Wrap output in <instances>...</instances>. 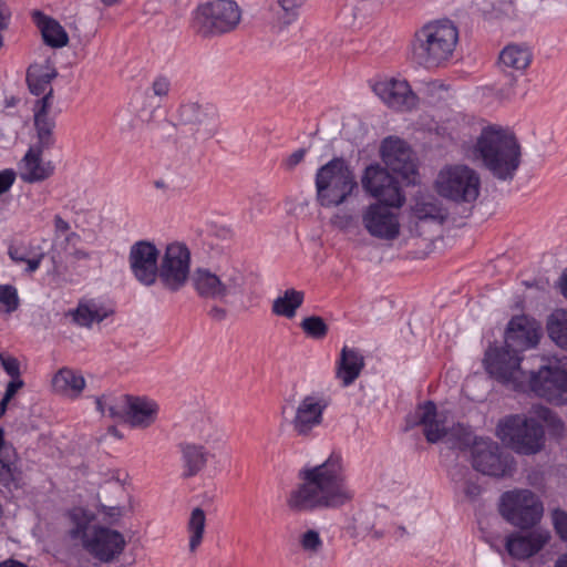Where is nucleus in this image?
I'll list each match as a JSON object with an SVG mask.
<instances>
[{"label":"nucleus","mask_w":567,"mask_h":567,"mask_svg":"<svg viewBox=\"0 0 567 567\" xmlns=\"http://www.w3.org/2000/svg\"><path fill=\"white\" fill-rule=\"evenodd\" d=\"M300 483L290 491L287 506L293 513L337 508L353 498L340 455L331 454L322 464L306 466L298 473Z\"/></svg>","instance_id":"nucleus-1"},{"label":"nucleus","mask_w":567,"mask_h":567,"mask_svg":"<svg viewBox=\"0 0 567 567\" xmlns=\"http://www.w3.org/2000/svg\"><path fill=\"white\" fill-rule=\"evenodd\" d=\"M472 154L499 182L511 183L522 163V147L515 134L496 125L482 130Z\"/></svg>","instance_id":"nucleus-2"},{"label":"nucleus","mask_w":567,"mask_h":567,"mask_svg":"<svg viewBox=\"0 0 567 567\" xmlns=\"http://www.w3.org/2000/svg\"><path fill=\"white\" fill-rule=\"evenodd\" d=\"M533 413L535 417L518 414L506 416L498 422L496 429V434L503 442L524 455L536 454L544 447L545 433L543 425L537 420L543 421L555 431L563 429L560 419L548 408L535 405Z\"/></svg>","instance_id":"nucleus-3"},{"label":"nucleus","mask_w":567,"mask_h":567,"mask_svg":"<svg viewBox=\"0 0 567 567\" xmlns=\"http://www.w3.org/2000/svg\"><path fill=\"white\" fill-rule=\"evenodd\" d=\"M192 286L197 296L204 300L231 305L244 297L246 277L240 269L231 265L216 268L196 267L190 277Z\"/></svg>","instance_id":"nucleus-4"},{"label":"nucleus","mask_w":567,"mask_h":567,"mask_svg":"<svg viewBox=\"0 0 567 567\" xmlns=\"http://www.w3.org/2000/svg\"><path fill=\"white\" fill-rule=\"evenodd\" d=\"M457 41L458 31L451 21L430 22L414 35L413 58L426 68L440 66L452 56Z\"/></svg>","instance_id":"nucleus-5"},{"label":"nucleus","mask_w":567,"mask_h":567,"mask_svg":"<svg viewBox=\"0 0 567 567\" xmlns=\"http://www.w3.org/2000/svg\"><path fill=\"white\" fill-rule=\"evenodd\" d=\"M357 189L355 175L343 158L334 157L317 171L316 198L324 208L344 204Z\"/></svg>","instance_id":"nucleus-6"},{"label":"nucleus","mask_w":567,"mask_h":567,"mask_svg":"<svg viewBox=\"0 0 567 567\" xmlns=\"http://www.w3.org/2000/svg\"><path fill=\"white\" fill-rule=\"evenodd\" d=\"M412 425H422L425 439L430 443L445 442L452 449L466 450L477 441L470 427L463 424L446 425L445 417L436 410L432 401H427L415 411Z\"/></svg>","instance_id":"nucleus-7"},{"label":"nucleus","mask_w":567,"mask_h":567,"mask_svg":"<svg viewBox=\"0 0 567 567\" xmlns=\"http://www.w3.org/2000/svg\"><path fill=\"white\" fill-rule=\"evenodd\" d=\"M436 193L456 204H470L477 199L481 189L478 173L463 164L446 165L437 174Z\"/></svg>","instance_id":"nucleus-8"},{"label":"nucleus","mask_w":567,"mask_h":567,"mask_svg":"<svg viewBox=\"0 0 567 567\" xmlns=\"http://www.w3.org/2000/svg\"><path fill=\"white\" fill-rule=\"evenodd\" d=\"M498 511L511 525L520 529H529L540 522L544 515V505L533 491L514 488L502 494Z\"/></svg>","instance_id":"nucleus-9"},{"label":"nucleus","mask_w":567,"mask_h":567,"mask_svg":"<svg viewBox=\"0 0 567 567\" xmlns=\"http://www.w3.org/2000/svg\"><path fill=\"white\" fill-rule=\"evenodd\" d=\"M241 11L233 0H216L199 6L194 17V29L204 38L233 31L240 22Z\"/></svg>","instance_id":"nucleus-10"},{"label":"nucleus","mask_w":567,"mask_h":567,"mask_svg":"<svg viewBox=\"0 0 567 567\" xmlns=\"http://www.w3.org/2000/svg\"><path fill=\"white\" fill-rule=\"evenodd\" d=\"M190 250L182 241L165 246L159 256L157 281L162 288L175 293L182 290L190 279Z\"/></svg>","instance_id":"nucleus-11"},{"label":"nucleus","mask_w":567,"mask_h":567,"mask_svg":"<svg viewBox=\"0 0 567 567\" xmlns=\"http://www.w3.org/2000/svg\"><path fill=\"white\" fill-rule=\"evenodd\" d=\"M522 358L506 348H489L484 358L486 371L514 391H526L528 374L520 368Z\"/></svg>","instance_id":"nucleus-12"},{"label":"nucleus","mask_w":567,"mask_h":567,"mask_svg":"<svg viewBox=\"0 0 567 567\" xmlns=\"http://www.w3.org/2000/svg\"><path fill=\"white\" fill-rule=\"evenodd\" d=\"M549 403L563 405L567 403V364L542 367L537 372H530L526 390Z\"/></svg>","instance_id":"nucleus-13"},{"label":"nucleus","mask_w":567,"mask_h":567,"mask_svg":"<svg viewBox=\"0 0 567 567\" xmlns=\"http://www.w3.org/2000/svg\"><path fill=\"white\" fill-rule=\"evenodd\" d=\"M472 465L484 475L493 477L511 476L515 462L511 454L489 439H478L472 449Z\"/></svg>","instance_id":"nucleus-14"},{"label":"nucleus","mask_w":567,"mask_h":567,"mask_svg":"<svg viewBox=\"0 0 567 567\" xmlns=\"http://www.w3.org/2000/svg\"><path fill=\"white\" fill-rule=\"evenodd\" d=\"M74 534H81L83 547L95 558L105 563L121 555L125 547L123 535L107 527L86 526L83 529L78 527Z\"/></svg>","instance_id":"nucleus-15"},{"label":"nucleus","mask_w":567,"mask_h":567,"mask_svg":"<svg viewBox=\"0 0 567 567\" xmlns=\"http://www.w3.org/2000/svg\"><path fill=\"white\" fill-rule=\"evenodd\" d=\"M362 188L370 196L379 199L380 203L401 207L404 203L398 179L380 164L369 165L361 177Z\"/></svg>","instance_id":"nucleus-16"},{"label":"nucleus","mask_w":567,"mask_h":567,"mask_svg":"<svg viewBox=\"0 0 567 567\" xmlns=\"http://www.w3.org/2000/svg\"><path fill=\"white\" fill-rule=\"evenodd\" d=\"M391 207L379 202L369 204L362 209L361 224L371 237L388 241L399 237L401 229L399 216Z\"/></svg>","instance_id":"nucleus-17"},{"label":"nucleus","mask_w":567,"mask_h":567,"mask_svg":"<svg viewBox=\"0 0 567 567\" xmlns=\"http://www.w3.org/2000/svg\"><path fill=\"white\" fill-rule=\"evenodd\" d=\"M159 256L161 251L151 241L140 240L131 246L130 268L140 284L151 287L157 281Z\"/></svg>","instance_id":"nucleus-18"},{"label":"nucleus","mask_w":567,"mask_h":567,"mask_svg":"<svg viewBox=\"0 0 567 567\" xmlns=\"http://www.w3.org/2000/svg\"><path fill=\"white\" fill-rule=\"evenodd\" d=\"M58 111L51 107V100L49 96L39 99L33 105V127H34V142L30 148L40 152H47L53 148L56 138L54 130L56 126Z\"/></svg>","instance_id":"nucleus-19"},{"label":"nucleus","mask_w":567,"mask_h":567,"mask_svg":"<svg viewBox=\"0 0 567 567\" xmlns=\"http://www.w3.org/2000/svg\"><path fill=\"white\" fill-rule=\"evenodd\" d=\"M381 157L393 173L408 183H415L416 165L411 148L398 137H386L381 145Z\"/></svg>","instance_id":"nucleus-20"},{"label":"nucleus","mask_w":567,"mask_h":567,"mask_svg":"<svg viewBox=\"0 0 567 567\" xmlns=\"http://www.w3.org/2000/svg\"><path fill=\"white\" fill-rule=\"evenodd\" d=\"M327 402L323 398L309 394L302 398L296 406L291 426L297 435L310 436L312 431L323 421Z\"/></svg>","instance_id":"nucleus-21"},{"label":"nucleus","mask_w":567,"mask_h":567,"mask_svg":"<svg viewBox=\"0 0 567 567\" xmlns=\"http://www.w3.org/2000/svg\"><path fill=\"white\" fill-rule=\"evenodd\" d=\"M373 91L384 104L393 110L408 111L417 104V96L405 80L383 79L375 82Z\"/></svg>","instance_id":"nucleus-22"},{"label":"nucleus","mask_w":567,"mask_h":567,"mask_svg":"<svg viewBox=\"0 0 567 567\" xmlns=\"http://www.w3.org/2000/svg\"><path fill=\"white\" fill-rule=\"evenodd\" d=\"M549 540L550 533L545 529L514 532L506 537L505 548L512 558L524 560L539 553Z\"/></svg>","instance_id":"nucleus-23"},{"label":"nucleus","mask_w":567,"mask_h":567,"mask_svg":"<svg viewBox=\"0 0 567 567\" xmlns=\"http://www.w3.org/2000/svg\"><path fill=\"white\" fill-rule=\"evenodd\" d=\"M539 340V330L526 317L513 318L505 332V346L507 350L519 355V352L534 348Z\"/></svg>","instance_id":"nucleus-24"},{"label":"nucleus","mask_w":567,"mask_h":567,"mask_svg":"<svg viewBox=\"0 0 567 567\" xmlns=\"http://www.w3.org/2000/svg\"><path fill=\"white\" fill-rule=\"evenodd\" d=\"M179 121L190 126L196 138L207 140L216 133L215 113L197 103H186L179 107Z\"/></svg>","instance_id":"nucleus-25"},{"label":"nucleus","mask_w":567,"mask_h":567,"mask_svg":"<svg viewBox=\"0 0 567 567\" xmlns=\"http://www.w3.org/2000/svg\"><path fill=\"white\" fill-rule=\"evenodd\" d=\"M43 152L30 148L19 163V177L24 183H39L50 178L54 174V165L51 161L42 158Z\"/></svg>","instance_id":"nucleus-26"},{"label":"nucleus","mask_w":567,"mask_h":567,"mask_svg":"<svg viewBox=\"0 0 567 567\" xmlns=\"http://www.w3.org/2000/svg\"><path fill=\"white\" fill-rule=\"evenodd\" d=\"M158 411L159 406L154 400L130 395L125 423L132 427L147 429L156 422Z\"/></svg>","instance_id":"nucleus-27"},{"label":"nucleus","mask_w":567,"mask_h":567,"mask_svg":"<svg viewBox=\"0 0 567 567\" xmlns=\"http://www.w3.org/2000/svg\"><path fill=\"white\" fill-rule=\"evenodd\" d=\"M363 368L364 358L362 353L358 349L344 346L341 349L336 372L342 385H351L359 378Z\"/></svg>","instance_id":"nucleus-28"},{"label":"nucleus","mask_w":567,"mask_h":567,"mask_svg":"<svg viewBox=\"0 0 567 567\" xmlns=\"http://www.w3.org/2000/svg\"><path fill=\"white\" fill-rule=\"evenodd\" d=\"M184 472L183 476L188 478L197 475L207 464L209 457L215 455L208 447L200 443L181 444Z\"/></svg>","instance_id":"nucleus-29"},{"label":"nucleus","mask_w":567,"mask_h":567,"mask_svg":"<svg viewBox=\"0 0 567 567\" xmlns=\"http://www.w3.org/2000/svg\"><path fill=\"white\" fill-rule=\"evenodd\" d=\"M32 20L41 31L45 44L52 48H63L69 43L66 31L56 20L38 10L32 12Z\"/></svg>","instance_id":"nucleus-30"},{"label":"nucleus","mask_w":567,"mask_h":567,"mask_svg":"<svg viewBox=\"0 0 567 567\" xmlns=\"http://www.w3.org/2000/svg\"><path fill=\"white\" fill-rule=\"evenodd\" d=\"M56 76L54 69L43 65L30 66L27 73V82L29 90L34 95H43L51 100V107H54L53 89L51 86L52 80Z\"/></svg>","instance_id":"nucleus-31"},{"label":"nucleus","mask_w":567,"mask_h":567,"mask_svg":"<svg viewBox=\"0 0 567 567\" xmlns=\"http://www.w3.org/2000/svg\"><path fill=\"white\" fill-rule=\"evenodd\" d=\"M111 311L102 303L90 299L81 300L74 310H70L68 316L72 321L85 328H91L94 322L99 323L110 316Z\"/></svg>","instance_id":"nucleus-32"},{"label":"nucleus","mask_w":567,"mask_h":567,"mask_svg":"<svg viewBox=\"0 0 567 567\" xmlns=\"http://www.w3.org/2000/svg\"><path fill=\"white\" fill-rule=\"evenodd\" d=\"M52 388L62 395L78 398L85 388V380L80 372L62 368L53 375Z\"/></svg>","instance_id":"nucleus-33"},{"label":"nucleus","mask_w":567,"mask_h":567,"mask_svg":"<svg viewBox=\"0 0 567 567\" xmlns=\"http://www.w3.org/2000/svg\"><path fill=\"white\" fill-rule=\"evenodd\" d=\"M305 292L293 288L285 290V292L272 301L271 310L276 316L291 319L296 316L297 310L302 306Z\"/></svg>","instance_id":"nucleus-34"},{"label":"nucleus","mask_w":567,"mask_h":567,"mask_svg":"<svg viewBox=\"0 0 567 567\" xmlns=\"http://www.w3.org/2000/svg\"><path fill=\"white\" fill-rule=\"evenodd\" d=\"M305 2L306 0H277L270 7L275 24L279 29H284L293 23L298 19Z\"/></svg>","instance_id":"nucleus-35"},{"label":"nucleus","mask_w":567,"mask_h":567,"mask_svg":"<svg viewBox=\"0 0 567 567\" xmlns=\"http://www.w3.org/2000/svg\"><path fill=\"white\" fill-rule=\"evenodd\" d=\"M532 61V53L525 47L511 44L499 54V64L504 69L524 71Z\"/></svg>","instance_id":"nucleus-36"},{"label":"nucleus","mask_w":567,"mask_h":567,"mask_svg":"<svg viewBox=\"0 0 567 567\" xmlns=\"http://www.w3.org/2000/svg\"><path fill=\"white\" fill-rule=\"evenodd\" d=\"M206 526V515L200 507H195L187 522V532L189 535V551L195 553L200 546Z\"/></svg>","instance_id":"nucleus-37"},{"label":"nucleus","mask_w":567,"mask_h":567,"mask_svg":"<svg viewBox=\"0 0 567 567\" xmlns=\"http://www.w3.org/2000/svg\"><path fill=\"white\" fill-rule=\"evenodd\" d=\"M130 395H102L96 398V404H106L107 416L115 421H126Z\"/></svg>","instance_id":"nucleus-38"},{"label":"nucleus","mask_w":567,"mask_h":567,"mask_svg":"<svg viewBox=\"0 0 567 567\" xmlns=\"http://www.w3.org/2000/svg\"><path fill=\"white\" fill-rule=\"evenodd\" d=\"M193 430L200 441V444L206 447L214 450L224 445L221 434L209 421H202L195 424Z\"/></svg>","instance_id":"nucleus-39"},{"label":"nucleus","mask_w":567,"mask_h":567,"mask_svg":"<svg viewBox=\"0 0 567 567\" xmlns=\"http://www.w3.org/2000/svg\"><path fill=\"white\" fill-rule=\"evenodd\" d=\"M413 213L419 219L443 220L445 217L441 204L433 197L416 200L413 206Z\"/></svg>","instance_id":"nucleus-40"},{"label":"nucleus","mask_w":567,"mask_h":567,"mask_svg":"<svg viewBox=\"0 0 567 567\" xmlns=\"http://www.w3.org/2000/svg\"><path fill=\"white\" fill-rule=\"evenodd\" d=\"M21 482V472L10 458L0 456V484L9 489L18 488Z\"/></svg>","instance_id":"nucleus-41"},{"label":"nucleus","mask_w":567,"mask_h":567,"mask_svg":"<svg viewBox=\"0 0 567 567\" xmlns=\"http://www.w3.org/2000/svg\"><path fill=\"white\" fill-rule=\"evenodd\" d=\"M550 338L560 347L567 350V311L553 316L548 323Z\"/></svg>","instance_id":"nucleus-42"},{"label":"nucleus","mask_w":567,"mask_h":567,"mask_svg":"<svg viewBox=\"0 0 567 567\" xmlns=\"http://www.w3.org/2000/svg\"><path fill=\"white\" fill-rule=\"evenodd\" d=\"M300 328L310 338L316 340L323 339L329 331L328 324L319 316H310L302 319Z\"/></svg>","instance_id":"nucleus-43"},{"label":"nucleus","mask_w":567,"mask_h":567,"mask_svg":"<svg viewBox=\"0 0 567 567\" xmlns=\"http://www.w3.org/2000/svg\"><path fill=\"white\" fill-rule=\"evenodd\" d=\"M299 544L302 550L310 556L319 554L323 547V542L319 532L316 529H307L299 536Z\"/></svg>","instance_id":"nucleus-44"},{"label":"nucleus","mask_w":567,"mask_h":567,"mask_svg":"<svg viewBox=\"0 0 567 567\" xmlns=\"http://www.w3.org/2000/svg\"><path fill=\"white\" fill-rule=\"evenodd\" d=\"M80 239H81L80 235L71 229L68 234H65L62 237V240L54 243V245L52 247V260L54 262V272L55 274L61 275L63 272L61 269V266H59L55 261V255H54L55 251L60 250V251L66 252L69 247L70 246L74 247L75 244Z\"/></svg>","instance_id":"nucleus-45"},{"label":"nucleus","mask_w":567,"mask_h":567,"mask_svg":"<svg viewBox=\"0 0 567 567\" xmlns=\"http://www.w3.org/2000/svg\"><path fill=\"white\" fill-rule=\"evenodd\" d=\"M0 303L7 312L16 311L19 307L17 289L11 285H0Z\"/></svg>","instance_id":"nucleus-46"},{"label":"nucleus","mask_w":567,"mask_h":567,"mask_svg":"<svg viewBox=\"0 0 567 567\" xmlns=\"http://www.w3.org/2000/svg\"><path fill=\"white\" fill-rule=\"evenodd\" d=\"M551 523L559 538L567 542V512L560 508L553 509Z\"/></svg>","instance_id":"nucleus-47"},{"label":"nucleus","mask_w":567,"mask_h":567,"mask_svg":"<svg viewBox=\"0 0 567 567\" xmlns=\"http://www.w3.org/2000/svg\"><path fill=\"white\" fill-rule=\"evenodd\" d=\"M353 216L346 212H338L330 219V224L341 231L348 230L353 225Z\"/></svg>","instance_id":"nucleus-48"},{"label":"nucleus","mask_w":567,"mask_h":567,"mask_svg":"<svg viewBox=\"0 0 567 567\" xmlns=\"http://www.w3.org/2000/svg\"><path fill=\"white\" fill-rule=\"evenodd\" d=\"M71 230V225L60 214L53 216V236L54 243L59 241L65 234Z\"/></svg>","instance_id":"nucleus-49"},{"label":"nucleus","mask_w":567,"mask_h":567,"mask_svg":"<svg viewBox=\"0 0 567 567\" xmlns=\"http://www.w3.org/2000/svg\"><path fill=\"white\" fill-rule=\"evenodd\" d=\"M171 91V81L164 75H158L152 83V92L155 96H167Z\"/></svg>","instance_id":"nucleus-50"},{"label":"nucleus","mask_w":567,"mask_h":567,"mask_svg":"<svg viewBox=\"0 0 567 567\" xmlns=\"http://www.w3.org/2000/svg\"><path fill=\"white\" fill-rule=\"evenodd\" d=\"M0 361L4 371L11 378H18L20 375V364L16 358L7 355L4 353H0Z\"/></svg>","instance_id":"nucleus-51"},{"label":"nucleus","mask_w":567,"mask_h":567,"mask_svg":"<svg viewBox=\"0 0 567 567\" xmlns=\"http://www.w3.org/2000/svg\"><path fill=\"white\" fill-rule=\"evenodd\" d=\"M16 174L11 169L0 172V195L7 192L13 184Z\"/></svg>","instance_id":"nucleus-52"},{"label":"nucleus","mask_w":567,"mask_h":567,"mask_svg":"<svg viewBox=\"0 0 567 567\" xmlns=\"http://www.w3.org/2000/svg\"><path fill=\"white\" fill-rule=\"evenodd\" d=\"M305 155H306V151L303 148H299V150L295 151L286 159V162H285L286 167L288 169L293 168L303 159Z\"/></svg>","instance_id":"nucleus-53"},{"label":"nucleus","mask_w":567,"mask_h":567,"mask_svg":"<svg viewBox=\"0 0 567 567\" xmlns=\"http://www.w3.org/2000/svg\"><path fill=\"white\" fill-rule=\"evenodd\" d=\"M207 313L210 319L217 322H221L227 318V310L218 305L212 306Z\"/></svg>","instance_id":"nucleus-54"},{"label":"nucleus","mask_w":567,"mask_h":567,"mask_svg":"<svg viewBox=\"0 0 567 567\" xmlns=\"http://www.w3.org/2000/svg\"><path fill=\"white\" fill-rule=\"evenodd\" d=\"M72 264H76L83 260H90L92 254L82 248H75L69 254Z\"/></svg>","instance_id":"nucleus-55"},{"label":"nucleus","mask_w":567,"mask_h":567,"mask_svg":"<svg viewBox=\"0 0 567 567\" xmlns=\"http://www.w3.org/2000/svg\"><path fill=\"white\" fill-rule=\"evenodd\" d=\"M11 11L9 7L0 0V29H7L10 22Z\"/></svg>","instance_id":"nucleus-56"},{"label":"nucleus","mask_w":567,"mask_h":567,"mask_svg":"<svg viewBox=\"0 0 567 567\" xmlns=\"http://www.w3.org/2000/svg\"><path fill=\"white\" fill-rule=\"evenodd\" d=\"M23 386V381L18 378H13L7 385L4 395L7 400H11L19 389Z\"/></svg>","instance_id":"nucleus-57"},{"label":"nucleus","mask_w":567,"mask_h":567,"mask_svg":"<svg viewBox=\"0 0 567 567\" xmlns=\"http://www.w3.org/2000/svg\"><path fill=\"white\" fill-rule=\"evenodd\" d=\"M102 512L110 517H120L122 515L121 507L101 505Z\"/></svg>","instance_id":"nucleus-58"},{"label":"nucleus","mask_w":567,"mask_h":567,"mask_svg":"<svg viewBox=\"0 0 567 567\" xmlns=\"http://www.w3.org/2000/svg\"><path fill=\"white\" fill-rule=\"evenodd\" d=\"M464 492L467 496L474 498L480 495L481 488L478 485L467 482Z\"/></svg>","instance_id":"nucleus-59"},{"label":"nucleus","mask_w":567,"mask_h":567,"mask_svg":"<svg viewBox=\"0 0 567 567\" xmlns=\"http://www.w3.org/2000/svg\"><path fill=\"white\" fill-rule=\"evenodd\" d=\"M41 259H42V255L39 256L38 258L25 259L24 262H27V265H28L27 270L30 272L37 270L40 266Z\"/></svg>","instance_id":"nucleus-60"},{"label":"nucleus","mask_w":567,"mask_h":567,"mask_svg":"<svg viewBox=\"0 0 567 567\" xmlns=\"http://www.w3.org/2000/svg\"><path fill=\"white\" fill-rule=\"evenodd\" d=\"M426 92L427 93H434L436 90L444 89V85L439 81H432L425 83Z\"/></svg>","instance_id":"nucleus-61"},{"label":"nucleus","mask_w":567,"mask_h":567,"mask_svg":"<svg viewBox=\"0 0 567 567\" xmlns=\"http://www.w3.org/2000/svg\"><path fill=\"white\" fill-rule=\"evenodd\" d=\"M560 290L565 298H567V268L560 277Z\"/></svg>","instance_id":"nucleus-62"},{"label":"nucleus","mask_w":567,"mask_h":567,"mask_svg":"<svg viewBox=\"0 0 567 567\" xmlns=\"http://www.w3.org/2000/svg\"><path fill=\"white\" fill-rule=\"evenodd\" d=\"M553 567H567V553L559 555Z\"/></svg>","instance_id":"nucleus-63"},{"label":"nucleus","mask_w":567,"mask_h":567,"mask_svg":"<svg viewBox=\"0 0 567 567\" xmlns=\"http://www.w3.org/2000/svg\"><path fill=\"white\" fill-rule=\"evenodd\" d=\"M0 567H27L23 563L17 561V560H6L0 564Z\"/></svg>","instance_id":"nucleus-64"}]
</instances>
